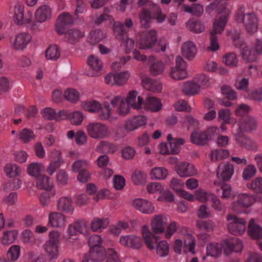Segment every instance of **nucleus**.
Here are the masks:
<instances>
[{
	"mask_svg": "<svg viewBox=\"0 0 262 262\" xmlns=\"http://www.w3.org/2000/svg\"><path fill=\"white\" fill-rule=\"evenodd\" d=\"M226 23L227 20L225 18L221 17L215 19L212 29L210 32V43L209 46L207 47V51L214 52L220 49L216 35L222 33Z\"/></svg>",
	"mask_w": 262,
	"mask_h": 262,
	"instance_id": "obj_1",
	"label": "nucleus"
},
{
	"mask_svg": "<svg viewBox=\"0 0 262 262\" xmlns=\"http://www.w3.org/2000/svg\"><path fill=\"white\" fill-rule=\"evenodd\" d=\"M219 130L216 126H211L204 131L194 132L190 135V140L195 144L205 145L214 138Z\"/></svg>",
	"mask_w": 262,
	"mask_h": 262,
	"instance_id": "obj_2",
	"label": "nucleus"
},
{
	"mask_svg": "<svg viewBox=\"0 0 262 262\" xmlns=\"http://www.w3.org/2000/svg\"><path fill=\"white\" fill-rule=\"evenodd\" d=\"M244 7L239 8L236 14V19L238 23H244L249 33L253 34L258 29V18L254 13L244 14Z\"/></svg>",
	"mask_w": 262,
	"mask_h": 262,
	"instance_id": "obj_3",
	"label": "nucleus"
},
{
	"mask_svg": "<svg viewBox=\"0 0 262 262\" xmlns=\"http://www.w3.org/2000/svg\"><path fill=\"white\" fill-rule=\"evenodd\" d=\"M226 219L228 221L227 227L229 233L236 236L242 235L245 233L247 223L245 219L228 214Z\"/></svg>",
	"mask_w": 262,
	"mask_h": 262,
	"instance_id": "obj_4",
	"label": "nucleus"
},
{
	"mask_svg": "<svg viewBox=\"0 0 262 262\" xmlns=\"http://www.w3.org/2000/svg\"><path fill=\"white\" fill-rule=\"evenodd\" d=\"M187 63L180 55L176 57L175 66L171 67L168 72L169 76L173 80L184 79L188 77Z\"/></svg>",
	"mask_w": 262,
	"mask_h": 262,
	"instance_id": "obj_5",
	"label": "nucleus"
},
{
	"mask_svg": "<svg viewBox=\"0 0 262 262\" xmlns=\"http://www.w3.org/2000/svg\"><path fill=\"white\" fill-rule=\"evenodd\" d=\"M85 128L89 136L94 139L106 138L110 135L108 128L102 123L91 122Z\"/></svg>",
	"mask_w": 262,
	"mask_h": 262,
	"instance_id": "obj_6",
	"label": "nucleus"
},
{
	"mask_svg": "<svg viewBox=\"0 0 262 262\" xmlns=\"http://www.w3.org/2000/svg\"><path fill=\"white\" fill-rule=\"evenodd\" d=\"M88 226L86 221L82 220H78L68 226L67 232L69 237L66 239L67 243L70 244L73 242L76 239H73L72 236H75L78 233L86 234L88 233Z\"/></svg>",
	"mask_w": 262,
	"mask_h": 262,
	"instance_id": "obj_7",
	"label": "nucleus"
},
{
	"mask_svg": "<svg viewBox=\"0 0 262 262\" xmlns=\"http://www.w3.org/2000/svg\"><path fill=\"white\" fill-rule=\"evenodd\" d=\"M130 73L128 71L121 72L110 73L104 77V82L106 84L120 86L126 83Z\"/></svg>",
	"mask_w": 262,
	"mask_h": 262,
	"instance_id": "obj_8",
	"label": "nucleus"
},
{
	"mask_svg": "<svg viewBox=\"0 0 262 262\" xmlns=\"http://www.w3.org/2000/svg\"><path fill=\"white\" fill-rule=\"evenodd\" d=\"M255 201V198L252 195L247 193L239 194L237 196V200L232 202L231 208L236 213H242L244 209L252 206Z\"/></svg>",
	"mask_w": 262,
	"mask_h": 262,
	"instance_id": "obj_9",
	"label": "nucleus"
},
{
	"mask_svg": "<svg viewBox=\"0 0 262 262\" xmlns=\"http://www.w3.org/2000/svg\"><path fill=\"white\" fill-rule=\"evenodd\" d=\"M158 34L154 29L145 31L138 41L139 48L142 50L152 49L157 42Z\"/></svg>",
	"mask_w": 262,
	"mask_h": 262,
	"instance_id": "obj_10",
	"label": "nucleus"
},
{
	"mask_svg": "<svg viewBox=\"0 0 262 262\" xmlns=\"http://www.w3.org/2000/svg\"><path fill=\"white\" fill-rule=\"evenodd\" d=\"M107 249L103 247H91L90 251L84 254L81 262H89L91 260L94 262H102L106 258Z\"/></svg>",
	"mask_w": 262,
	"mask_h": 262,
	"instance_id": "obj_11",
	"label": "nucleus"
},
{
	"mask_svg": "<svg viewBox=\"0 0 262 262\" xmlns=\"http://www.w3.org/2000/svg\"><path fill=\"white\" fill-rule=\"evenodd\" d=\"M234 172L233 164L229 162L220 163L216 168L217 178L224 181H228L232 178Z\"/></svg>",
	"mask_w": 262,
	"mask_h": 262,
	"instance_id": "obj_12",
	"label": "nucleus"
},
{
	"mask_svg": "<svg viewBox=\"0 0 262 262\" xmlns=\"http://www.w3.org/2000/svg\"><path fill=\"white\" fill-rule=\"evenodd\" d=\"M167 220V216L165 214H159L154 215L150 222L152 231L157 234L164 233L165 231Z\"/></svg>",
	"mask_w": 262,
	"mask_h": 262,
	"instance_id": "obj_13",
	"label": "nucleus"
},
{
	"mask_svg": "<svg viewBox=\"0 0 262 262\" xmlns=\"http://www.w3.org/2000/svg\"><path fill=\"white\" fill-rule=\"evenodd\" d=\"M213 11H215L218 14H223L224 16L221 17V18H225L226 19L225 16L229 15L230 13V10L228 7L227 3L219 0H214L206 7V12L207 13L210 14Z\"/></svg>",
	"mask_w": 262,
	"mask_h": 262,
	"instance_id": "obj_14",
	"label": "nucleus"
},
{
	"mask_svg": "<svg viewBox=\"0 0 262 262\" xmlns=\"http://www.w3.org/2000/svg\"><path fill=\"white\" fill-rule=\"evenodd\" d=\"M67 223V216L61 212L52 211L49 213L47 225L56 228L64 227Z\"/></svg>",
	"mask_w": 262,
	"mask_h": 262,
	"instance_id": "obj_15",
	"label": "nucleus"
},
{
	"mask_svg": "<svg viewBox=\"0 0 262 262\" xmlns=\"http://www.w3.org/2000/svg\"><path fill=\"white\" fill-rule=\"evenodd\" d=\"M175 170L177 174L182 178L192 177L198 173L194 166L187 162H179L176 165Z\"/></svg>",
	"mask_w": 262,
	"mask_h": 262,
	"instance_id": "obj_16",
	"label": "nucleus"
},
{
	"mask_svg": "<svg viewBox=\"0 0 262 262\" xmlns=\"http://www.w3.org/2000/svg\"><path fill=\"white\" fill-rule=\"evenodd\" d=\"M74 16H72L69 13L64 12L59 15L56 20L55 25L56 31L59 34L64 32L65 27L73 25L74 21Z\"/></svg>",
	"mask_w": 262,
	"mask_h": 262,
	"instance_id": "obj_17",
	"label": "nucleus"
},
{
	"mask_svg": "<svg viewBox=\"0 0 262 262\" xmlns=\"http://www.w3.org/2000/svg\"><path fill=\"white\" fill-rule=\"evenodd\" d=\"M110 103L114 106L119 103L116 110V113L119 115L125 116L129 113L130 106L124 100L123 97L119 95L115 96L111 100Z\"/></svg>",
	"mask_w": 262,
	"mask_h": 262,
	"instance_id": "obj_18",
	"label": "nucleus"
},
{
	"mask_svg": "<svg viewBox=\"0 0 262 262\" xmlns=\"http://www.w3.org/2000/svg\"><path fill=\"white\" fill-rule=\"evenodd\" d=\"M57 210L69 214L74 213L75 208L71 198L69 196L60 197L57 202Z\"/></svg>",
	"mask_w": 262,
	"mask_h": 262,
	"instance_id": "obj_19",
	"label": "nucleus"
},
{
	"mask_svg": "<svg viewBox=\"0 0 262 262\" xmlns=\"http://www.w3.org/2000/svg\"><path fill=\"white\" fill-rule=\"evenodd\" d=\"M133 205L137 210L144 214H151L155 210L154 206L150 202L142 199H135Z\"/></svg>",
	"mask_w": 262,
	"mask_h": 262,
	"instance_id": "obj_20",
	"label": "nucleus"
},
{
	"mask_svg": "<svg viewBox=\"0 0 262 262\" xmlns=\"http://www.w3.org/2000/svg\"><path fill=\"white\" fill-rule=\"evenodd\" d=\"M143 238L147 248L149 250H154L155 245L157 244L159 236L153 234L150 231L146 226H144L142 229Z\"/></svg>",
	"mask_w": 262,
	"mask_h": 262,
	"instance_id": "obj_21",
	"label": "nucleus"
},
{
	"mask_svg": "<svg viewBox=\"0 0 262 262\" xmlns=\"http://www.w3.org/2000/svg\"><path fill=\"white\" fill-rule=\"evenodd\" d=\"M181 51L184 58L191 60L195 57L197 52V48L193 42L188 40L182 45Z\"/></svg>",
	"mask_w": 262,
	"mask_h": 262,
	"instance_id": "obj_22",
	"label": "nucleus"
},
{
	"mask_svg": "<svg viewBox=\"0 0 262 262\" xmlns=\"http://www.w3.org/2000/svg\"><path fill=\"white\" fill-rule=\"evenodd\" d=\"M31 35L27 32H21L15 36L13 47L16 50H23L31 40Z\"/></svg>",
	"mask_w": 262,
	"mask_h": 262,
	"instance_id": "obj_23",
	"label": "nucleus"
},
{
	"mask_svg": "<svg viewBox=\"0 0 262 262\" xmlns=\"http://www.w3.org/2000/svg\"><path fill=\"white\" fill-rule=\"evenodd\" d=\"M146 118L144 116H136L127 120L125 127L128 131H133L146 123Z\"/></svg>",
	"mask_w": 262,
	"mask_h": 262,
	"instance_id": "obj_24",
	"label": "nucleus"
},
{
	"mask_svg": "<svg viewBox=\"0 0 262 262\" xmlns=\"http://www.w3.org/2000/svg\"><path fill=\"white\" fill-rule=\"evenodd\" d=\"M248 233L254 239H258L262 237V228L254 219H251L249 222Z\"/></svg>",
	"mask_w": 262,
	"mask_h": 262,
	"instance_id": "obj_25",
	"label": "nucleus"
},
{
	"mask_svg": "<svg viewBox=\"0 0 262 262\" xmlns=\"http://www.w3.org/2000/svg\"><path fill=\"white\" fill-rule=\"evenodd\" d=\"M51 10L47 5L39 7L35 13V17L37 22L43 23L50 18Z\"/></svg>",
	"mask_w": 262,
	"mask_h": 262,
	"instance_id": "obj_26",
	"label": "nucleus"
},
{
	"mask_svg": "<svg viewBox=\"0 0 262 262\" xmlns=\"http://www.w3.org/2000/svg\"><path fill=\"white\" fill-rule=\"evenodd\" d=\"M142 84L144 89L153 92H160L162 90L160 82L148 77H142Z\"/></svg>",
	"mask_w": 262,
	"mask_h": 262,
	"instance_id": "obj_27",
	"label": "nucleus"
},
{
	"mask_svg": "<svg viewBox=\"0 0 262 262\" xmlns=\"http://www.w3.org/2000/svg\"><path fill=\"white\" fill-rule=\"evenodd\" d=\"M137 96V92L135 91H131L128 92L127 97L124 100L133 108L136 110L141 108L143 104V99L141 97H137V102H136V98Z\"/></svg>",
	"mask_w": 262,
	"mask_h": 262,
	"instance_id": "obj_28",
	"label": "nucleus"
},
{
	"mask_svg": "<svg viewBox=\"0 0 262 262\" xmlns=\"http://www.w3.org/2000/svg\"><path fill=\"white\" fill-rule=\"evenodd\" d=\"M139 19L141 27L147 29L150 27L152 16L150 11L146 8H143L139 13Z\"/></svg>",
	"mask_w": 262,
	"mask_h": 262,
	"instance_id": "obj_29",
	"label": "nucleus"
},
{
	"mask_svg": "<svg viewBox=\"0 0 262 262\" xmlns=\"http://www.w3.org/2000/svg\"><path fill=\"white\" fill-rule=\"evenodd\" d=\"M168 174V170L164 167H155L149 172L150 178L152 180H164Z\"/></svg>",
	"mask_w": 262,
	"mask_h": 262,
	"instance_id": "obj_30",
	"label": "nucleus"
},
{
	"mask_svg": "<svg viewBox=\"0 0 262 262\" xmlns=\"http://www.w3.org/2000/svg\"><path fill=\"white\" fill-rule=\"evenodd\" d=\"M84 35V32L78 29H70L65 33V37L67 41L72 44L77 42Z\"/></svg>",
	"mask_w": 262,
	"mask_h": 262,
	"instance_id": "obj_31",
	"label": "nucleus"
},
{
	"mask_svg": "<svg viewBox=\"0 0 262 262\" xmlns=\"http://www.w3.org/2000/svg\"><path fill=\"white\" fill-rule=\"evenodd\" d=\"M162 106L160 100L152 96L148 97L145 102V108L152 112H158L161 109Z\"/></svg>",
	"mask_w": 262,
	"mask_h": 262,
	"instance_id": "obj_32",
	"label": "nucleus"
},
{
	"mask_svg": "<svg viewBox=\"0 0 262 262\" xmlns=\"http://www.w3.org/2000/svg\"><path fill=\"white\" fill-rule=\"evenodd\" d=\"M186 28L194 33H200L205 30V26L199 19H190L186 23Z\"/></svg>",
	"mask_w": 262,
	"mask_h": 262,
	"instance_id": "obj_33",
	"label": "nucleus"
},
{
	"mask_svg": "<svg viewBox=\"0 0 262 262\" xmlns=\"http://www.w3.org/2000/svg\"><path fill=\"white\" fill-rule=\"evenodd\" d=\"M151 9L150 12L151 13L152 18L155 19L157 23H162L164 22L166 19V15L164 14L161 8L155 3L150 4Z\"/></svg>",
	"mask_w": 262,
	"mask_h": 262,
	"instance_id": "obj_34",
	"label": "nucleus"
},
{
	"mask_svg": "<svg viewBox=\"0 0 262 262\" xmlns=\"http://www.w3.org/2000/svg\"><path fill=\"white\" fill-rule=\"evenodd\" d=\"M113 30L114 35L119 40L123 41L125 40L127 36V32L123 23L120 21L114 22Z\"/></svg>",
	"mask_w": 262,
	"mask_h": 262,
	"instance_id": "obj_35",
	"label": "nucleus"
},
{
	"mask_svg": "<svg viewBox=\"0 0 262 262\" xmlns=\"http://www.w3.org/2000/svg\"><path fill=\"white\" fill-rule=\"evenodd\" d=\"M110 223L108 218L95 217L91 223V227L94 232H98L106 228Z\"/></svg>",
	"mask_w": 262,
	"mask_h": 262,
	"instance_id": "obj_36",
	"label": "nucleus"
},
{
	"mask_svg": "<svg viewBox=\"0 0 262 262\" xmlns=\"http://www.w3.org/2000/svg\"><path fill=\"white\" fill-rule=\"evenodd\" d=\"M117 150V147L107 141H101L96 146V150L101 153H114Z\"/></svg>",
	"mask_w": 262,
	"mask_h": 262,
	"instance_id": "obj_37",
	"label": "nucleus"
},
{
	"mask_svg": "<svg viewBox=\"0 0 262 262\" xmlns=\"http://www.w3.org/2000/svg\"><path fill=\"white\" fill-rule=\"evenodd\" d=\"M36 186L39 189L49 191L52 188L53 184L49 177L41 174L38 176L37 178Z\"/></svg>",
	"mask_w": 262,
	"mask_h": 262,
	"instance_id": "obj_38",
	"label": "nucleus"
},
{
	"mask_svg": "<svg viewBox=\"0 0 262 262\" xmlns=\"http://www.w3.org/2000/svg\"><path fill=\"white\" fill-rule=\"evenodd\" d=\"M45 252L51 259H56L58 256V245L47 241L43 246Z\"/></svg>",
	"mask_w": 262,
	"mask_h": 262,
	"instance_id": "obj_39",
	"label": "nucleus"
},
{
	"mask_svg": "<svg viewBox=\"0 0 262 262\" xmlns=\"http://www.w3.org/2000/svg\"><path fill=\"white\" fill-rule=\"evenodd\" d=\"M231 113L230 110L227 108H221L218 111V119L222 120L224 123L233 125L236 124V119L231 117Z\"/></svg>",
	"mask_w": 262,
	"mask_h": 262,
	"instance_id": "obj_40",
	"label": "nucleus"
},
{
	"mask_svg": "<svg viewBox=\"0 0 262 262\" xmlns=\"http://www.w3.org/2000/svg\"><path fill=\"white\" fill-rule=\"evenodd\" d=\"M245 97L251 100L262 102V86L248 90Z\"/></svg>",
	"mask_w": 262,
	"mask_h": 262,
	"instance_id": "obj_41",
	"label": "nucleus"
},
{
	"mask_svg": "<svg viewBox=\"0 0 262 262\" xmlns=\"http://www.w3.org/2000/svg\"><path fill=\"white\" fill-rule=\"evenodd\" d=\"M200 90V86L196 82L193 81H186L184 83L182 92L188 95L196 94Z\"/></svg>",
	"mask_w": 262,
	"mask_h": 262,
	"instance_id": "obj_42",
	"label": "nucleus"
},
{
	"mask_svg": "<svg viewBox=\"0 0 262 262\" xmlns=\"http://www.w3.org/2000/svg\"><path fill=\"white\" fill-rule=\"evenodd\" d=\"M87 63L93 70L97 73L96 75H98V73L103 69L101 60L98 57L94 55H91L88 58Z\"/></svg>",
	"mask_w": 262,
	"mask_h": 262,
	"instance_id": "obj_43",
	"label": "nucleus"
},
{
	"mask_svg": "<svg viewBox=\"0 0 262 262\" xmlns=\"http://www.w3.org/2000/svg\"><path fill=\"white\" fill-rule=\"evenodd\" d=\"M242 51V57L244 60L247 61H254L256 59V53L245 44H242L240 46Z\"/></svg>",
	"mask_w": 262,
	"mask_h": 262,
	"instance_id": "obj_44",
	"label": "nucleus"
},
{
	"mask_svg": "<svg viewBox=\"0 0 262 262\" xmlns=\"http://www.w3.org/2000/svg\"><path fill=\"white\" fill-rule=\"evenodd\" d=\"M229 155V152L228 150L223 149H215L210 152L209 157L211 161L216 162L227 158Z\"/></svg>",
	"mask_w": 262,
	"mask_h": 262,
	"instance_id": "obj_45",
	"label": "nucleus"
},
{
	"mask_svg": "<svg viewBox=\"0 0 262 262\" xmlns=\"http://www.w3.org/2000/svg\"><path fill=\"white\" fill-rule=\"evenodd\" d=\"M98 113H99L98 117L101 120H107L111 118L112 109L110 104L105 102L102 105H101V108Z\"/></svg>",
	"mask_w": 262,
	"mask_h": 262,
	"instance_id": "obj_46",
	"label": "nucleus"
},
{
	"mask_svg": "<svg viewBox=\"0 0 262 262\" xmlns=\"http://www.w3.org/2000/svg\"><path fill=\"white\" fill-rule=\"evenodd\" d=\"M223 62L228 67H236L237 66L238 60L235 53L229 52L223 56Z\"/></svg>",
	"mask_w": 262,
	"mask_h": 262,
	"instance_id": "obj_47",
	"label": "nucleus"
},
{
	"mask_svg": "<svg viewBox=\"0 0 262 262\" xmlns=\"http://www.w3.org/2000/svg\"><path fill=\"white\" fill-rule=\"evenodd\" d=\"M60 56V51L56 45L50 46L46 51V57L47 59L56 60Z\"/></svg>",
	"mask_w": 262,
	"mask_h": 262,
	"instance_id": "obj_48",
	"label": "nucleus"
},
{
	"mask_svg": "<svg viewBox=\"0 0 262 262\" xmlns=\"http://www.w3.org/2000/svg\"><path fill=\"white\" fill-rule=\"evenodd\" d=\"M132 180L135 185H142L147 181L146 173L141 170H135L132 174Z\"/></svg>",
	"mask_w": 262,
	"mask_h": 262,
	"instance_id": "obj_49",
	"label": "nucleus"
},
{
	"mask_svg": "<svg viewBox=\"0 0 262 262\" xmlns=\"http://www.w3.org/2000/svg\"><path fill=\"white\" fill-rule=\"evenodd\" d=\"M4 171L7 176L11 178L18 176L20 174L21 170L15 164L8 163L5 166Z\"/></svg>",
	"mask_w": 262,
	"mask_h": 262,
	"instance_id": "obj_50",
	"label": "nucleus"
},
{
	"mask_svg": "<svg viewBox=\"0 0 262 262\" xmlns=\"http://www.w3.org/2000/svg\"><path fill=\"white\" fill-rule=\"evenodd\" d=\"M165 64L161 61H157L150 64L149 72L152 76L162 74L165 71Z\"/></svg>",
	"mask_w": 262,
	"mask_h": 262,
	"instance_id": "obj_51",
	"label": "nucleus"
},
{
	"mask_svg": "<svg viewBox=\"0 0 262 262\" xmlns=\"http://www.w3.org/2000/svg\"><path fill=\"white\" fill-rule=\"evenodd\" d=\"M196 228L203 232L212 231L215 225L212 221L199 220L196 222Z\"/></svg>",
	"mask_w": 262,
	"mask_h": 262,
	"instance_id": "obj_52",
	"label": "nucleus"
},
{
	"mask_svg": "<svg viewBox=\"0 0 262 262\" xmlns=\"http://www.w3.org/2000/svg\"><path fill=\"white\" fill-rule=\"evenodd\" d=\"M240 141L236 142L243 147L249 150H257L258 149V145L255 142L251 140L248 137L244 136L241 139Z\"/></svg>",
	"mask_w": 262,
	"mask_h": 262,
	"instance_id": "obj_53",
	"label": "nucleus"
},
{
	"mask_svg": "<svg viewBox=\"0 0 262 262\" xmlns=\"http://www.w3.org/2000/svg\"><path fill=\"white\" fill-rule=\"evenodd\" d=\"M24 17V7L19 4L14 7L13 20L15 24L20 25L23 24Z\"/></svg>",
	"mask_w": 262,
	"mask_h": 262,
	"instance_id": "obj_54",
	"label": "nucleus"
},
{
	"mask_svg": "<svg viewBox=\"0 0 262 262\" xmlns=\"http://www.w3.org/2000/svg\"><path fill=\"white\" fill-rule=\"evenodd\" d=\"M106 37V34L102 30H96L92 31L89 34V41L95 45Z\"/></svg>",
	"mask_w": 262,
	"mask_h": 262,
	"instance_id": "obj_55",
	"label": "nucleus"
},
{
	"mask_svg": "<svg viewBox=\"0 0 262 262\" xmlns=\"http://www.w3.org/2000/svg\"><path fill=\"white\" fill-rule=\"evenodd\" d=\"M183 241L184 247L187 248L192 254H194L195 246V239L194 237L190 234H187L185 235Z\"/></svg>",
	"mask_w": 262,
	"mask_h": 262,
	"instance_id": "obj_56",
	"label": "nucleus"
},
{
	"mask_svg": "<svg viewBox=\"0 0 262 262\" xmlns=\"http://www.w3.org/2000/svg\"><path fill=\"white\" fill-rule=\"evenodd\" d=\"M19 139L24 143H27L33 140L35 136L33 132L28 128L23 129L18 135Z\"/></svg>",
	"mask_w": 262,
	"mask_h": 262,
	"instance_id": "obj_57",
	"label": "nucleus"
},
{
	"mask_svg": "<svg viewBox=\"0 0 262 262\" xmlns=\"http://www.w3.org/2000/svg\"><path fill=\"white\" fill-rule=\"evenodd\" d=\"M169 245L165 241H161L156 245L157 254L160 257L166 256L169 253Z\"/></svg>",
	"mask_w": 262,
	"mask_h": 262,
	"instance_id": "obj_58",
	"label": "nucleus"
},
{
	"mask_svg": "<svg viewBox=\"0 0 262 262\" xmlns=\"http://www.w3.org/2000/svg\"><path fill=\"white\" fill-rule=\"evenodd\" d=\"M90 166V162L85 159L76 160L72 165V170L75 172H78L82 169H86Z\"/></svg>",
	"mask_w": 262,
	"mask_h": 262,
	"instance_id": "obj_59",
	"label": "nucleus"
},
{
	"mask_svg": "<svg viewBox=\"0 0 262 262\" xmlns=\"http://www.w3.org/2000/svg\"><path fill=\"white\" fill-rule=\"evenodd\" d=\"M69 174L64 169L59 170L56 174V180L58 186H64L68 184Z\"/></svg>",
	"mask_w": 262,
	"mask_h": 262,
	"instance_id": "obj_60",
	"label": "nucleus"
},
{
	"mask_svg": "<svg viewBox=\"0 0 262 262\" xmlns=\"http://www.w3.org/2000/svg\"><path fill=\"white\" fill-rule=\"evenodd\" d=\"M206 253L208 256L217 257L222 253L221 246L216 243L210 244L206 247Z\"/></svg>",
	"mask_w": 262,
	"mask_h": 262,
	"instance_id": "obj_61",
	"label": "nucleus"
},
{
	"mask_svg": "<svg viewBox=\"0 0 262 262\" xmlns=\"http://www.w3.org/2000/svg\"><path fill=\"white\" fill-rule=\"evenodd\" d=\"M64 97L68 101L75 103L79 99V93L74 89H68L64 91Z\"/></svg>",
	"mask_w": 262,
	"mask_h": 262,
	"instance_id": "obj_62",
	"label": "nucleus"
},
{
	"mask_svg": "<svg viewBox=\"0 0 262 262\" xmlns=\"http://www.w3.org/2000/svg\"><path fill=\"white\" fill-rule=\"evenodd\" d=\"M44 169L43 165L40 163H32L27 167V172L31 176L36 177Z\"/></svg>",
	"mask_w": 262,
	"mask_h": 262,
	"instance_id": "obj_63",
	"label": "nucleus"
},
{
	"mask_svg": "<svg viewBox=\"0 0 262 262\" xmlns=\"http://www.w3.org/2000/svg\"><path fill=\"white\" fill-rule=\"evenodd\" d=\"M213 195V194L202 189H199L195 191L196 199L201 202H206L210 200Z\"/></svg>",
	"mask_w": 262,
	"mask_h": 262,
	"instance_id": "obj_64",
	"label": "nucleus"
}]
</instances>
